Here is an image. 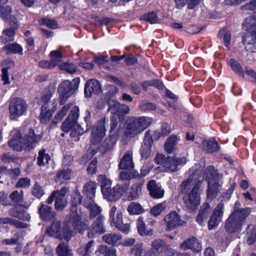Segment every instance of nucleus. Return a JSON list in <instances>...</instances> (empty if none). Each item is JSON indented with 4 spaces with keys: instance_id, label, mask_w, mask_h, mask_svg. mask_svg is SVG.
I'll return each mask as SVG.
<instances>
[{
    "instance_id": "12",
    "label": "nucleus",
    "mask_w": 256,
    "mask_h": 256,
    "mask_svg": "<svg viewBox=\"0 0 256 256\" xmlns=\"http://www.w3.org/2000/svg\"><path fill=\"white\" fill-rule=\"evenodd\" d=\"M108 110L114 115L118 116L119 118L130 113V107L125 104H122L118 102L111 100L109 102Z\"/></svg>"
},
{
    "instance_id": "40",
    "label": "nucleus",
    "mask_w": 256,
    "mask_h": 256,
    "mask_svg": "<svg viewBox=\"0 0 256 256\" xmlns=\"http://www.w3.org/2000/svg\"><path fill=\"white\" fill-rule=\"evenodd\" d=\"M56 252L58 256H72L73 255L68 246L62 242L58 246Z\"/></svg>"
},
{
    "instance_id": "41",
    "label": "nucleus",
    "mask_w": 256,
    "mask_h": 256,
    "mask_svg": "<svg viewBox=\"0 0 256 256\" xmlns=\"http://www.w3.org/2000/svg\"><path fill=\"white\" fill-rule=\"evenodd\" d=\"M137 228L141 236H152L153 234V231L152 229L146 230L145 224L141 218H140L138 220Z\"/></svg>"
},
{
    "instance_id": "33",
    "label": "nucleus",
    "mask_w": 256,
    "mask_h": 256,
    "mask_svg": "<svg viewBox=\"0 0 256 256\" xmlns=\"http://www.w3.org/2000/svg\"><path fill=\"white\" fill-rule=\"evenodd\" d=\"M122 238L121 234L114 233L106 234L102 236V240L105 242L112 246L118 244Z\"/></svg>"
},
{
    "instance_id": "24",
    "label": "nucleus",
    "mask_w": 256,
    "mask_h": 256,
    "mask_svg": "<svg viewBox=\"0 0 256 256\" xmlns=\"http://www.w3.org/2000/svg\"><path fill=\"white\" fill-rule=\"evenodd\" d=\"M61 222L60 221L54 222L50 227L48 228L46 234L51 236H54L62 240V236L60 232Z\"/></svg>"
},
{
    "instance_id": "17",
    "label": "nucleus",
    "mask_w": 256,
    "mask_h": 256,
    "mask_svg": "<svg viewBox=\"0 0 256 256\" xmlns=\"http://www.w3.org/2000/svg\"><path fill=\"white\" fill-rule=\"evenodd\" d=\"M100 82L95 79H90L86 84L84 94L88 98L91 96L92 93H98L100 91Z\"/></svg>"
},
{
    "instance_id": "37",
    "label": "nucleus",
    "mask_w": 256,
    "mask_h": 256,
    "mask_svg": "<svg viewBox=\"0 0 256 256\" xmlns=\"http://www.w3.org/2000/svg\"><path fill=\"white\" fill-rule=\"evenodd\" d=\"M201 0H174L176 7L177 8L181 9L184 7L188 3V7L190 8H193L196 6L198 5Z\"/></svg>"
},
{
    "instance_id": "19",
    "label": "nucleus",
    "mask_w": 256,
    "mask_h": 256,
    "mask_svg": "<svg viewBox=\"0 0 256 256\" xmlns=\"http://www.w3.org/2000/svg\"><path fill=\"white\" fill-rule=\"evenodd\" d=\"M243 43L246 50L252 52L256 51V33L248 32L243 38Z\"/></svg>"
},
{
    "instance_id": "46",
    "label": "nucleus",
    "mask_w": 256,
    "mask_h": 256,
    "mask_svg": "<svg viewBox=\"0 0 256 256\" xmlns=\"http://www.w3.org/2000/svg\"><path fill=\"white\" fill-rule=\"evenodd\" d=\"M3 50L6 52L7 54L22 53V48L17 44H8L3 48Z\"/></svg>"
},
{
    "instance_id": "29",
    "label": "nucleus",
    "mask_w": 256,
    "mask_h": 256,
    "mask_svg": "<svg viewBox=\"0 0 256 256\" xmlns=\"http://www.w3.org/2000/svg\"><path fill=\"white\" fill-rule=\"evenodd\" d=\"M10 214L13 217H15L20 220L29 221L30 217L28 213L24 210H22L18 207H16L10 210Z\"/></svg>"
},
{
    "instance_id": "48",
    "label": "nucleus",
    "mask_w": 256,
    "mask_h": 256,
    "mask_svg": "<svg viewBox=\"0 0 256 256\" xmlns=\"http://www.w3.org/2000/svg\"><path fill=\"white\" fill-rule=\"evenodd\" d=\"M9 197L14 202H21L23 200L24 192L22 190H14L10 195Z\"/></svg>"
},
{
    "instance_id": "3",
    "label": "nucleus",
    "mask_w": 256,
    "mask_h": 256,
    "mask_svg": "<svg viewBox=\"0 0 256 256\" xmlns=\"http://www.w3.org/2000/svg\"><path fill=\"white\" fill-rule=\"evenodd\" d=\"M234 191V188H230L226 192H224L220 197V202L213 211L212 216L208 222V228L210 230L215 228L222 221L224 214V202L228 200Z\"/></svg>"
},
{
    "instance_id": "5",
    "label": "nucleus",
    "mask_w": 256,
    "mask_h": 256,
    "mask_svg": "<svg viewBox=\"0 0 256 256\" xmlns=\"http://www.w3.org/2000/svg\"><path fill=\"white\" fill-rule=\"evenodd\" d=\"M28 104L26 102L20 98L12 99L9 103L8 110L11 120H16L26 112Z\"/></svg>"
},
{
    "instance_id": "60",
    "label": "nucleus",
    "mask_w": 256,
    "mask_h": 256,
    "mask_svg": "<svg viewBox=\"0 0 256 256\" xmlns=\"http://www.w3.org/2000/svg\"><path fill=\"white\" fill-rule=\"evenodd\" d=\"M243 25L246 27L247 29L253 26H256V12H254L252 16H250L246 18Z\"/></svg>"
},
{
    "instance_id": "16",
    "label": "nucleus",
    "mask_w": 256,
    "mask_h": 256,
    "mask_svg": "<svg viewBox=\"0 0 256 256\" xmlns=\"http://www.w3.org/2000/svg\"><path fill=\"white\" fill-rule=\"evenodd\" d=\"M251 211L252 210L250 208H238L234 210L230 216V217L242 226L246 219L250 214Z\"/></svg>"
},
{
    "instance_id": "35",
    "label": "nucleus",
    "mask_w": 256,
    "mask_h": 256,
    "mask_svg": "<svg viewBox=\"0 0 256 256\" xmlns=\"http://www.w3.org/2000/svg\"><path fill=\"white\" fill-rule=\"evenodd\" d=\"M144 183V180L142 179L140 184L133 185L132 186V191L130 193L128 196V200H132L138 198L142 193V185Z\"/></svg>"
},
{
    "instance_id": "43",
    "label": "nucleus",
    "mask_w": 256,
    "mask_h": 256,
    "mask_svg": "<svg viewBox=\"0 0 256 256\" xmlns=\"http://www.w3.org/2000/svg\"><path fill=\"white\" fill-rule=\"evenodd\" d=\"M177 138L176 136L171 135L165 144V150L168 153H172L174 149L176 144Z\"/></svg>"
},
{
    "instance_id": "64",
    "label": "nucleus",
    "mask_w": 256,
    "mask_h": 256,
    "mask_svg": "<svg viewBox=\"0 0 256 256\" xmlns=\"http://www.w3.org/2000/svg\"><path fill=\"white\" fill-rule=\"evenodd\" d=\"M162 252L160 256H176L177 252L170 246L166 245Z\"/></svg>"
},
{
    "instance_id": "14",
    "label": "nucleus",
    "mask_w": 256,
    "mask_h": 256,
    "mask_svg": "<svg viewBox=\"0 0 256 256\" xmlns=\"http://www.w3.org/2000/svg\"><path fill=\"white\" fill-rule=\"evenodd\" d=\"M104 218L102 215L99 216L94 222L88 233L89 238L96 237L97 234H103L106 231L103 224Z\"/></svg>"
},
{
    "instance_id": "44",
    "label": "nucleus",
    "mask_w": 256,
    "mask_h": 256,
    "mask_svg": "<svg viewBox=\"0 0 256 256\" xmlns=\"http://www.w3.org/2000/svg\"><path fill=\"white\" fill-rule=\"evenodd\" d=\"M37 159L38 166H44L48 163L50 158L49 155L46 153V150H42L38 152Z\"/></svg>"
},
{
    "instance_id": "15",
    "label": "nucleus",
    "mask_w": 256,
    "mask_h": 256,
    "mask_svg": "<svg viewBox=\"0 0 256 256\" xmlns=\"http://www.w3.org/2000/svg\"><path fill=\"white\" fill-rule=\"evenodd\" d=\"M152 144L153 140L152 135L150 132L148 131L145 134L144 144L140 150L141 156L144 158L147 159L150 156Z\"/></svg>"
},
{
    "instance_id": "10",
    "label": "nucleus",
    "mask_w": 256,
    "mask_h": 256,
    "mask_svg": "<svg viewBox=\"0 0 256 256\" xmlns=\"http://www.w3.org/2000/svg\"><path fill=\"white\" fill-rule=\"evenodd\" d=\"M128 186V184H127L122 188L120 185H116L112 188H110L107 190H104L102 194L104 199L110 202H116L126 192Z\"/></svg>"
},
{
    "instance_id": "54",
    "label": "nucleus",
    "mask_w": 256,
    "mask_h": 256,
    "mask_svg": "<svg viewBox=\"0 0 256 256\" xmlns=\"http://www.w3.org/2000/svg\"><path fill=\"white\" fill-rule=\"evenodd\" d=\"M193 182L194 178L192 175L184 180L181 184V191L184 193L186 192L190 188Z\"/></svg>"
},
{
    "instance_id": "42",
    "label": "nucleus",
    "mask_w": 256,
    "mask_h": 256,
    "mask_svg": "<svg viewBox=\"0 0 256 256\" xmlns=\"http://www.w3.org/2000/svg\"><path fill=\"white\" fill-rule=\"evenodd\" d=\"M72 105V103L64 105L62 109L59 110L58 113L55 116L54 122L56 123L60 121L67 114L68 112L70 110V108Z\"/></svg>"
},
{
    "instance_id": "22",
    "label": "nucleus",
    "mask_w": 256,
    "mask_h": 256,
    "mask_svg": "<svg viewBox=\"0 0 256 256\" xmlns=\"http://www.w3.org/2000/svg\"><path fill=\"white\" fill-rule=\"evenodd\" d=\"M6 10L8 11V14H4L2 12V14L4 16H9L12 20L10 22L12 28H8L7 30L4 31L3 33L9 38V40H13V37L15 34V30L17 28V21L16 18L14 16L11 18L10 16L8 14V13L11 12V9L9 6L6 7ZM8 18V17H6Z\"/></svg>"
},
{
    "instance_id": "28",
    "label": "nucleus",
    "mask_w": 256,
    "mask_h": 256,
    "mask_svg": "<svg viewBox=\"0 0 256 256\" xmlns=\"http://www.w3.org/2000/svg\"><path fill=\"white\" fill-rule=\"evenodd\" d=\"M39 213L41 218L44 220H50L55 216L54 212H52V208L44 204H42L39 208Z\"/></svg>"
},
{
    "instance_id": "6",
    "label": "nucleus",
    "mask_w": 256,
    "mask_h": 256,
    "mask_svg": "<svg viewBox=\"0 0 256 256\" xmlns=\"http://www.w3.org/2000/svg\"><path fill=\"white\" fill-rule=\"evenodd\" d=\"M78 85L76 80L70 82L66 80L59 86L58 92L60 94V104H64L78 89Z\"/></svg>"
},
{
    "instance_id": "36",
    "label": "nucleus",
    "mask_w": 256,
    "mask_h": 256,
    "mask_svg": "<svg viewBox=\"0 0 256 256\" xmlns=\"http://www.w3.org/2000/svg\"><path fill=\"white\" fill-rule=\"evenodd\" d=\"M220 189V185L216 182L208 183V189L207 190L208 198L212 200L214 198Z\"/></svg>"
},
{
    "instance_id": "53",
    "label": "nucleus",
    "mask_w": 256,
    "mask_h": 256,
    "mask_svg": "<svg viewBox=\"0 0 256 256\" xmlns=\"http://www.w3.org/2000/svg\"><path fill=\"white\" fill-rule=\"evenodd\" d=\"M76 123L66 118L62 126V130L64 132H68L70 130L72 132Z\"/></svg>"
},
{
    "instance_id": "52",
    "label": "nucleus",
    "mask_w": 256,
    "mask_h": 256,
    "mask_svg": "<svg viewBox=\"0 0 256 256\" xmlns=\"http://www.w3.org/2000/svg\"><path fill=\"white\" fill-rule=\"evenodd\" d=\"M58 68L61 70H66L68 73L73 74L76 70V66L73 64L65 62L60 64Z\"/></svg>"
},
{
    "instance_id": "38",
    "label": "nucleus",
    "mask_w": 256,
    "mask_h": 256,
    "mask_svg": "<svg viewBox=\"0 0 256 256\" xmlns=\"http://www.w3.org/2000/svg\"><path fill=\"white\" fill-rule=\"evenodd\" d=\"M71 170L68 168L66 170H62L58 172L56 181V182L60 184L64 183L66 180L70 178Z\"/></svg>"
},
{
    "instance_id": "2",
    "label": "nucleus",
    "mask_w": 256,
    "mask_h": 256,
    "mask_svg": "<svg viewBox=\"0 0 256 256\" xmlns=\"http://www.w3.org/2000/svg\"><path fill=\"white\" fill-rule=\"evenodd\" d=\"M152 122L148 116L130 117L125 122L124 133L125 136L133 138L144 130Z\"/></svg>"
},
{
    "instance_id": "20",
    "label": "nucleus",
    "mask_w": 256,
    "mask_h": 256,
    "mask_svg": "<svg viewBox=\"0 0 256 256\" xmlns=\"http://www.w3.org/2000/svg\"><path fill=\"white\" fill-rule=\"evenodd\" d=\"M180 248L183 250L190 249L196 252H199L202 247L198 240L195 237H191L184 240L180 245Z\"/></svg>"
},
{
    "instance_id": "13",
    "label": "nucleus",
    "mask_w": 256,
    "mask_h": 256,
    "mask_svg": "<svg viewBox=\"0 0 256 256\" xmlns=\"http://www.w3.org/2000/svg\"><path fill=\"white\" fill-rule=\"evenodd\" d=\"M106 134L104 120H100L93 127L92 131L91 142L94 144L100 142Z\"/></svg>"
},
{
    "instance_id": "31",
    "label": "nucleus",
    "mask_w": 256,
    "mask_h": 256,
    "mask_svg": "<svg viewBox=\"0 0 256 256\" xmlns=\"http://www.w3.org/2000/svg\"><path fill=\"white\" fill-rule=\"evenodd\" d=\"M52 112L50 110L48 106L42 105L41 108L40 115V122L42 124L48 123L52 116Z\"/></svg>"
},
{
    "instance_id": "1",
    "label": "nucleus",
    "mask_w": 256,
    "mask_h": 256,
    "mask_svg": "<svg viewBox=\"0 0 256 256\" xmlns=\"http://www.w3.org/2000/svg\"><path fill=\"white\" fill-rule=\"evenodd\" d=\"M42 138L40 134L36 135L34 130L30 128L24 134V136L20 132H17L9 142L8 144L10 148L16 151L20 152L24 150H30L34 148Z\"/></svg>"
},
{
    "instance_id": "26",
    "label": "nucleus",
    "mask_w": 256,
    "mask_h": 256,
    "mask_svg": "<svg viewBox=\"0 0 256 256\" xmlns=\"http://www.w3.org/2000/svg\"><path fill=\"white\" fill-rule=\"evenodd\" d=\"M242 226L240 223L229 216L226 222L225 228L228 232L233 233L240 230Z\"/></svg>"
},
{
    "instance_id": "21",
    "label": "nucleus",
    "mask_w": 256,
    "mask_h": 256,
    "mask_svg": "<svg viewBox=\"0 0 256 256\" xmlns=\"http://www.w3.org/2000/svg\"><path fill=\"white\" fill-rule=\"evenodd\" d=\"M82 204L84 207L89 210L90 219H94L102 212L101 208L95 203L93 200H84Z\"/></svg>"
},
{
    "instance_id": "23",
    "label": "nucleus",
    "mask_w": 256,
    "mask_h": 256,
    "mask_svg": "<svg viewBox=\"0 0 256 256\" xmlns=\"http://www.w3.org/2000/svg\"><path fill=\"white\" fill-rule=\"evenodd\" d=\"M134 167L132 154L127 152L121 158L118 164V168L121 170H130Z\"/></svg>"
},
{
    "instance_id": "34",
    "label": "nucleus",
    "mask_w": 256,
    "mask_h": 256,
    "mask_svg": "<svg viewBox=\"0 0 256 256\" xmlns=\"http://www.w3.org/2000/svg\"><path fill=\"white\" fill-rule=\"evenodd\" d=\"M203 146H206V150L208 153H212L216 152L219 149L218 142L212 138L202 142Z\"/></svg>"
},
{
    "instance_id": "27",
    "label": "nucleus",
    "mask_w": 256,
    "mask_h": 256,
    "mask_svg": "<svg viewBox=\"0 0 256 256\" xmlns=\"http://www.w3.org/2000/svg\"><path fill=\"white\" fill-rule=\"evenodd\" d=\"M95 244L94 240L88 242L84 247L78 249V253L80 256H91L95 250Z\"/></svg>"
},
{
    "instance_id": "30",
    "label": "nucleus",
    "mask_w": 256,
    "mask_h": 256,
    "mask_svg": "<svg viewBox=\"0 0 256 256\" xmlns=\"http://www.w3.org/2000/svg\"><path fill=\"white\" fill-rule=\"evenodd\" d=\"M96 184L93 182H88L84 186V193L86 196L84 200H92L95 196Z\"/></svg>"
},
{
    "instance_id": "39",
    "label": "nucleus",
    "mask_w": 256,
    "mask_h": 256,
    "mask_svg": "<svg viewBox=\"0 0 256 256\" xmlns=\"http://www.w3.org/2000/svg\"><path fill=\"white\" fill-rule=\"evenodd\" d=\"M128 211L131 215H138L143 213L144 210L140 204L132 202L128 206Z\"/></svg>"
},
{
    "instance_id": "51",
    "label": "nucleus",
    "mask_w": 256,
    "mask_h": 256,
    "mask_svg": "<svg viewBox=\"0 0 256 256\" xmlns=\"http://www.w3.org/2000/svg\"><path fill=\"white\" fill-rule=\"evenodd\" d=\"M174 162V158L173 157L168 158L166 161L164 163V167L166 170L172 172L176 171L177 168Z\"/></svg>"
},
{
    "instance_id": "59",
    "label": "nucleus",
    "mask_w": 256,
    "mask_h": 256,
    "mask_svg": "<svg viewBox=\"0 0 256 256\" xmlns=\"http://www.w3.org/2000/svg\"><path fill=\"white\" fill-rule=\"evenodd\" d=\"M156 106L152 102L146 101L142 102L140 105V108L141 110H154L156 109Z\"/></svg>"
},
{
    "instance_id": "62",
    "label": "nucleus",
    "mask_w": 256,
    "mask_h": 256,
    "mask_svg": "<svg viewBox=\"0 0 256 256\" xmlns=\"http://www.w3.org/2000/svg\"><path fill=\"white\" fill-rule=\"evenodd\" d=\"M32 194L34 196L39 198L43 196L44 192L40 185L36 184L33 188Z\"/></svg>"
},
{
    "instance_id": "45",
    "label": "nucleus",
    "mask_w": 256,
    "mask_h": 256,
    "mask_svg": "<svg viewBox=\"0 0 256 256\" xmlns=\"http://www.w3.org/2000/svg\"><path fill=\"white\" fill-rule=\"evenodd\" d=\"M209 207L208 204H206L205 206L200 210L198 214L196 217V221L200 224L202 225L204 220L207 218L208 216V210Z\"/></svg>"
},
{
    "instance_id": "32",
    "label": "nucleus",
    "mask_w": 256,
    "mask_h": 256,
    "mask_svg": "<svg viewBox=\"0 0 256 256\" xmlns=\"http://www.w3.org/2000/svg\"><path fill=\"white\" fill-rule=\"evenodd\" d=\"M246 242L249 245L254 244L256 241V226L249 224L246 228Z\"/></svg>"
},
{
    "instance_id": "11",
    "label": "nucleus",
    "mask_w": 256,
    "mask_h": 256,
    "mask_svg": "<svg viewBox=\"0 0 256 256\" xmlns=\"http://www.w3.org/2000/svg\"><path fill=\"white\" fill-rule=\"evenodd\" d=\"M164 221L166 230H171L182 226L184 223L181 220L180 216L175 211L166 214L164 218Z\"/></svg>"
},
{
    "instance_id": "55",
    "label": "nucleus",
    "mask_w": 256,
    "mask_h": 256,
    "mask_svg": "<svg viewBox=\"0 0 256 256\" xmlns=\"http://www.w3.org/2000/svg\"><path fill=\"white\" fill-rule=\"evenodd\" d=\"M142 20L153 24L158 22V18L156 13L150 12L142 16Z\"/></svg>"
},
{
    "instance_id": "63",
    "label": "nucleus",
    "mask_w": 256,
    "mask_h": 256,
    "mask_svg": "<svg viewBox=\"0 0 256 256\" xmlns=\"http://www.w3.org/2000/svg\"><path fill=\"white\" fill-rule=\"evenodd\" d=\"M30 180L28 178H21L16 184V188H26L30 186Z\"/></svg>"
},
{
    "instance_id": "4",
    "label": "nucleus",
    "mask_w": 256,
    "mask_h": 256,
    "mask_svg": "<svg viewBox=\"0 0 256 256\" xmlns=\"http://www.w3.org/2000/svg\"><path fill=\"white\" fill-rule=\"evenodd\" d=\"M70 221L74 229L80 233L86 230L89 225L86 216L74 206L70 208Z\"/></svg>"
},
{
    "instance_id": "49",
    "label": "nucleus",
    "mask_w": 256,
    "mask_h": 256,
    "mask_svg": "<svg viewBox=\"0 0 256 256\" xmlns=\"http://www.w3.org/2000/svg\"><path fill=\"white\" fill-rule=\"evenodd\" d=\"M165 208V204L164 203H160L152 206L150 209V212L154 216H160Z\"/></svg>"
},
{
    "instance_id": "47",
    "label": "nucleus",
    "mask_w": 256,
    "mask_h": 256,
    "mask_svg": "<svg viewBox=\"0 0 256 256\" xmlns=\"http://www.w3.org/2000/svg\"><path fill=\"white\" fill-rule=\"evenodd\" d=\"M98 179L101 184L102 192H104V190H107L110 188L112 181L110 179L108 178L106 175H100Z\"/></svg>"
},
{
    "instance_id": "18",
    "label": "nucleus",
    "mask_w": 256,
    "mask_h": 256,
    "mask_svg": "<svg viewBox=\"0 0 256 256\" xmlns=\"http://www.w3.org/2000/svg\"><path fill=\"white\" fill-rule=\"evenodd\" d=\"M147 187L150 196L154 198H160L164 196V191L158 185L156 180H150L147 184Z\"/></svg>"
},
{
    "instance_id": "25",
    "label": "nucleus",
    "mask_w": 256,
    "mask_h": 256,
    "mask_svg": "<svg viewBox=\"0 0 256 256\" xmlns=\"http://www.w3.org/2000/svg\"><path fill=\"white\" fill-rule=\"evenodd\" d=\"M166 245V242L162 239H156L151 244L152 252L156 255L160 256Z\"/></svg>"
},
{
    "instance_id": "50",
    "label": "nucleus",
    "mask_w": 256,
    "mask_h": 256,
    "mask_svg": "<svg viewBox=\"0 0 256 256\" xmlns=\"http://www.w3.org/2000/svg\"><path fill=\"white\" fill-rule=\"evenodd\" d=\"M50 56L51 58L50 62L52 64H54V67L60 65V60L62 58V54L58 51L54 50L50 52Z\"/></svg>"
},
{
    "instance_id": "57",
    "label": "nucleus",
    "mask_w": 256,
    "mask_h": 256,
    "mask_svg": "<svg viewBox=\"0 0 256 256\" xmlns=\"http://www.w3.org/2000/svg\"><path fill=\"white\" fill-rule=\"evenodd\" d=\"M5 224H10L14 226L17 228H26L28 224L26 223L20 222L16 220L5 218Z\"/></svg>"
},
{
    "instance_id": "8",
    "label": "nucleus",
    "mask_w": 256,
    "mask_h": 256,
    "mask_svg": "<svg viewBox=\"0 0 256 256\" xmlns=\"http://www.w3.org/2000/svg\"><path fill=\"white\" fill-rule=\"evenodd\" d=\"M200 181L196 182L191 192L184 198L186 207L190 211L196 210L200 204Z\"/></svg>"
},
{
    "instance_id": "58",
    "label": "nucleus",
    "mask_w": 256,
    "mask_h": 256,
    "mask_svg": "<svg viewBox=\"0 0 256 256\" xmlns=\"http://www.w3.org/2000/svg\"><path fill=\"white\" fill-rule=\"evenodd\" d=\"M79 108L77 106H74L71 110L70 113L69 114L67 118L72 120V121L77 122L78 118L79 117Z\"/></svg>"
},
{
    "instance_id": "61",
    "label": "nucleus",
    "mask_w": 256,
    "mask_h": 256,
    "mask_svg": "<svg viewBox=\"0 0 256 256\" xmlns=\"http://www.w3.org/2000/svg\"><path fill=\"white\" fill-rule=\"evenodd\" d=\"M82 202V196L80 192L78 190H76L74 192V194L72 200V208L73 206L77 208L78 204H80Z\"/></svg>"
},
{
    "instance_id": "7",
    "label": "nucleus",
    "mask_w": 256,
    "mask_h": 256,
    "mask_svg": "<svg viewBox=\"0 0 256 256\" xmlns=\"http://www.w3.org/2000/svg\"><path fill=\"white\" fill-rule=\"evenodd\" d=\"M68 192L69 189L66 187H63L60 190L54 191L48 198V203L51 204L54 200L56 210L62 211L68 204L65 196Z\"/></svg>"
},
{
    "instance_id": "9",
    "label": "nucleus",
    "mask_w": 256,
    "mask_h": 256,
    "mask_svg": "<svg viewBox=\"0 0 256 256\" xmlns=\"http://www.w3.org/2000/svg\"><path fill=\"white\" fill-rule=\"evenodd\" d=\"M110 224L114 226L120 230L128 232L130 230V225L122 222V214L116 206H112L110 212Z\"/></svg>"
},
{
    "instance_id": "56",
    "label": "nucleus",
    "mask_w": 256,
    "mask_h": 256,
    "mask_svg": "<svg viewBox=\"0 0 256 256\" xmlns=\"http://www.w3.org/2000/svg\"><path fill=\"white\" fill-rule=\"evenodd\" d=\"M229 64L234 71L238 74H242V76H244L242 68L238 61L234 58H231L230 60Z\"/></svg>"
}]
</instances>
